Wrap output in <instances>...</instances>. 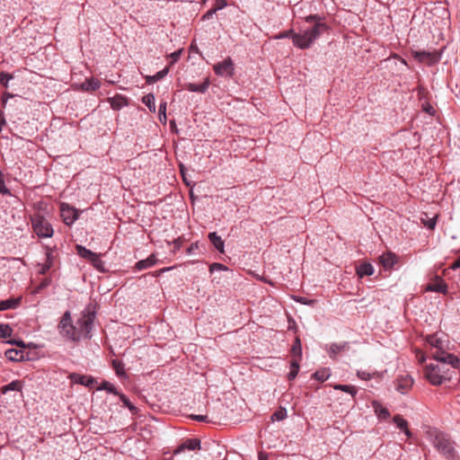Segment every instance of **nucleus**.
Masks as SVG:
<instances>
[{"label":"nucleus","mask_w":460,"mask_h":460,"mask_svg":"<svg viewBox=\"0 0 460 460\" xmlns=\"http://www.w3.org/2000/svg\"><path fill=\"white\" fill-rule=\"evenodd\" d=\"M356 272L359 278L371 276L374 273V268L370 263L365 262L356 268Z\"/></svg>","instance_id":"obj_18"},{"label":"nucleus","mask_w":460,"mask_h":460,"mask_svg":"<svg viewBox=\"0 0 460 460\" xmlns=\"http://www.w3.org/2000/svg\"><path fill=\"white\" fill-rule=\"evenodd\" d=\"M76 251H77L78 255L88 260L89 261L92 260V258L95 254L94 252H93L92 251L86 249L85 247H84L82 245H76Z\"/></svg>","instance_id":"obj_30"},{"label":"nucleus","mask_w":460,"mask_h":460,"mask_svg":"<svg viewBox=\"0 0 460 460\" xmlns=\"http://www.w3.org/2000/svg\"><path fill=\"white\" fill-rule=\"evenodd\" d=\"M451 368H456L449 362L437 361L425 368V377L434 385H439L446 380L451 379Z\"/></svg>","instance_id":"obj_3"},{"label":"nucleus","mask_w":460,"mask_h":460,"mask_svg":"<svg viewBox=\"0 0 460 460\" xmlns=\"http://www.w3.org/2000/svg\"><path fill=\"white\" fill-rule=\"evenodd\" d=\"M13 76L10 74L7 73H1L0 74V82L1 84L6 85L7 82L11 80Z\"/></svg>","instance_id":"obj_45"},{"label":"nucleus","mask_w":460,"mask_h":460,"mask_svg":"<svg viewBox=\"0 0 460 460\" xmlns=\"http://www.w3.org/2000/svg\"><path fill=\"white\" fill-rule=\"evenodd\" d=\"M424 110H425V111H426V112H428V113H429V114H433V112H434V109H433V107H432V106H430V105L426 106V107L424 108Z\"/></svg>","instance_id":"obj_54"},{"label":"nucleus","mask_w":460,"mask_h":460,"mask_svg":"<svg viewBox=\"0 0 460 460\" xmlns=\"http://www.w3.org/2000/svg\"><path fill=\"white\" fill-rule=\"evenodd\" d=\"M17 344H18L19 346H22V347H23V346H24L22 341H20V342H18Z\"/></svg>","instance_id":"obj_59"},{"label":"nucleus","mask_w":460,"mask_h":460,"mask_svg":"<svg viewBox=\"0 0 460 460\" xmlns=\"http://www.w3.org/2000/svg\"><path fill=\"white\" fill-rule=\"evenodd\" d=\"M60 215L64 223L70 226L78 218L79 213L68 204L62 203L60 206Z\"/></svg>","instance_id":"obj_9"},{"label":"nucleus","mask_w":460,"mask_h":460,"mask_svg":"<svg viewBox=\"0 0 460 460\" xmlns=\"http://www.w3.org/2000/svg\"><path fill=\"white\" fill-rule=\"evenodd\" d=\"M144 104L147 106L151 112H155V96L152 93H148L142 98Z\"/></svg>","instance_id":"obj_28"},{"label":"nucleus","mask_w":460,"mask_h":460,"mask_svg":"<svg viewBox=\"0 0 460 460\" xmlns=\"http://www.w3.org/2000/svg\"><path fill=\"white\" fill-rule=\"evenodd\" d=\"M286 418H287V411L285 408H279L271 416L272 420H283Z\"/></svg>","instance_id":"obj_38"},{"label":"nucleus","mask_w":460,"mask_h":460,"mask_svg":"<svg viewBox=\"0 0 460 460\" xmlns=\"http://www.w3.org/2000/svg\"><path fill=\"white\" fill-rule=\"evenodd\" d=\"M394 423L400 429H402L405 435L407 437H411V432L410 431V429H408V422L406 420H404L402 416L400 415H395L394 417Z\"/></svg>","instance_id":"obj_20"},{"label":"nucleus","mask_w":460,"mask_h":460,"mask_svg":"<svg viewBox=\"0 0 460 460\" xmlns=\"http://www.w3.org/2000/svg\"><path fill=\"white\" fill-rule=\"evenodd\" d=\"M334 389L341 390V391H344L346 393H349V394H350L352 395V397H354L356 393H357L356 388L354 386H351V385H334Z\"/></svg>","instance_id":"obj_37"},{"label":"nucleus","mask_w":460,"mask_h":460,"mask_svg":"<svg viewBox=\"0 0 460 460\" xmlns=\"http://www.w3.org/2000/svg\"><path fill=\"white\" fill-rule=\"evenodd\" d=\"M33 231L39 237L48 238L53 235L54 230L50 223L41 215L35 214L31 217Z\"/></svg>","instance_id":"obj_6"},{"label":"nucleus","mask_w":460,"mask_h":460,"mask_svg":"<svg viewBox=\"0 0 460 460\" xmlns=\"http://www.w3.org/2000/svg\"><path fill=\"white\" fill-rule=\"evenodd\" d=\"M346 348H347V343H345V342L342 344H336V343L331 344L329 347L330 357L336 356L340 352L345 350Z\"/></svg>","instance_id":"obj_29"},{"label":"nucleus","mask_w":460,"mask_h":460,"mask_svg":"<svg viewBox=\"0 0 460 460\" xmlns=\"http://www.w3.org/2000/svg\"><path fill=\"white\" fill-rule=\"evenodd\" d=\"M326 30L325 23L317 22L312 27L294 34L293 44L301 49H308Z\"/></svg>","instance_id":"obj_2"},{"label":"nucleus","mask_w":460,"mask_h":460,"mask_svg":"<svg viewBox=\"0 0 460 460\" xmlns=\"http://www.w3.org/2000/svg\"><path fill=\"white\" fill-rule=\"evenodd\" d=\"M156 261H157V260H156L155 255L151 254L146 259L137 261L135 265V268L137 270H143L151 268L152 266H154L156 263Z\"/></svg>","instance_id":"obj_16"},{"label":"nucleus","mask_w":460,"mask_h":460,"mask_svg":"<svg viewBox=\"0 0 460 460\" xmlns=\"http://www.w3.org/2000/svg\"><path fill=\"white\" fill-rule=\"evenodd\" d=\"M298 301L302 302L303 304H306L304 298H300Z\"/></svg>","instance_id":"obj_58"},{"label":"nucleus","mask_w":460,"mask_h":460,"mask_svg":"<svg viewBox=\"0 0 460 460\" xmlns=\"http://www.w3.org/2000/svg\"><path fill=\"white\" fill-rule=\"evenodd\" d=\"M108 101L111 108L117 111L128 105L127 98L120 94H116L114 97L109 98Z\"/></svg>","instance_id":"obj_15"},{"label":"nucleus","mask_w":460,"mask_h":460,"mask_svg":"<svg viewBox=\"0 0 460 460\" xmlns=\"http://www.w3.org/2000/svg\"><path fill=\"white\" fill-rule=\"evenodd\" d=\"M13 94H11V93H5L4 94V96H3V99H2L3 105L4 106V105H5V103H6V102H7V99H8V98H11V97H13Z\"/></svg>","instance_id":"obj_52"},{"label":"nucleus","mask_w":460,"mask_h":460,"mask_svg":"<svg viewBox=\"0 0 460 460\" xmlns=\"http://www.w3.org/2000/svg\"><path fill=\"white\" fill-rule=\"evenodd\" d=\"M166 102H163L160 103V106H159V119L160 121L162 122H164L166 121Z\"/></svg>","instance_id":"obj_40"},{"label":"nucleus","mask_w":460,"mask_h":460,"mask_svg":"<svg viewBox=\"0 0 460 460\" xmlns=\"http://www.w3.org/2000/svg\"><path fill=\"white\" fill-rule=\"evenodd\" d=\"M12 328L7 324L0 325V338H7L12 335Z\"/></svg>","instance_id":"obj_39"},{"label":"nucleus","mask_w":460,"mask_h":460,"mask_svg":"<svg viewBox=\"0 0 460 460\" xmlns=\"http://www.w3.org/2000/svg\"><path fill=\"white\" fill-rule=\"evenodd\" d=\"M72 381L81 384L85 386H91L94 383V379L92 376H81V375H73L71 376Z\"/></svg>","instance_id":"obj_23"},{"label":"nucleus","mask_w":460,"mask_h":460,"mask_svg":"<svg viewBox=\"0 0 460 460\" xmlns=\"http://www.w3.org/2000/svg\"><path fill=\"white\" fill-rule=\"evenodd\" d=\"M21 302V297L10 298L0 302V311L15 308Z\"/></svg>","instance_id":"obj_24"},{"label":"nucleus","mask_w":460,"mask_h":460,"mask_svg":"<svg viewBox=\"0 0 460 460\" xmlns=\"http://www.w3.org/2000/svg\"><path fill=\"white\" fill-rule=\"evenodd\" d=\"M191 419L198 420V421H208V416L207 415H191Z\"/></svg>","instance_id":"obj_49"},{"label":"nucleus","mask_w":460,"mask_h":460,"mask_svg":"<svg viewBox=\"0 0 460 460\" xmlns=\"http://www.w3.org/2000/svg\"><path fill=\"white\" fill-rule=\"evenodd\" d=\"M111 365L119 376H122L125 375L124 364L120 360L113 359L111 361Z\"/></svg>","instance_id":"obj_34"},{"label":"nucleus","mask_w":460,"mask_h":460,"mask_svg":"<svg viewBox=\"0 0 460 460\" xmlns=\"http://www.w3.org/2000/svg\"><path fill=\"white\" fill-rule=\"evenodd\" d=\"M58 329L61 333L68 337L73 341H78L76 332V327L72 323L71 314L69 312H66L58 324Z\"/></svg>","instance_id":"obj_7"},{"label":"nucleus","mask_w":460,"mask_h":460,"mask_svg":"<svg viewBox=\"0 0 460 460\" xmlns=\"http://www.w3.org/2000/svg\"><path fill=\"white\" fill-rule=\"evenodd\" d=\"M425 289L427 291L446 294L447 292V285L446 284L442 278L437 276L435 278L434 282L428 284Z\"/></svg>","instance_id":"obj_11"},{"label":"nucleus","mask_w":460,"mask_h":460,"mask_svg":"<svg viewBox=\"0 0 460 460\" xmlns=\"http://www.w3.org/2000/svg\"><path fill=\"white\" fill-rule=\"evenodd\" d=\"M209 79L206 78L203 84H196L193 83H189L186 84V89L190 92H198V93H205L209 86Z\"/></svg>","instance_id":"obj_17"},{"label":"nucleus","mask_w":460,"mask_h":460,"mask_svg":"<svg viewBox=\"0 0 460 460\" xmlns=\"http://www.w3.org/2000/svg\"><path fill=\"white\" fill-rule=\"evenodd\" d=\"M259 460H268V456L262 452L259 453Z\"/></svg>","instance_id":"obj_55"},{"label":"nucleus","mask_w":460,"mask_h":460,"mask_svg":"<svg viewBox=\"0 0 460 460\" xmlns=\"http://www.w3.org/2000/svg\"><path fill=\"white\" fill-rule=\"evenodd\" d=\"M5 357L12 361H22L25 358V353L22 350L12 349L5 351Z\"/></svg>","instance_id":"obj_19"},{"label":"nucleus","mask_w":460,"mask_h":460,"mask_svg":"<svg viewBox=\"0 0 460 460\" xmlns=\"http://www.w3.org/2000/svg\"><path fill=\"white\" fill-rule=\"evenodd\" d=\"M317 19L316 15H309L305 18L306 22H312Z\"/></svg>","instance_id":"obj_53"},{"label":"nucleus","mask_w":460,"mask_h":460,"mask_svg":"<svg viewBox=\"0 0 460 460\" xmlns=\"http://www.w3.org/2000/svg\"><path fill=\"white\" fill-rule=\"evenodd\" d=\"M429 438L431 440L434 447L447 459H454L456 451L454 443L449 437L437 429H429L427 432Z\"/></svg>","instance_id":"obj_4"},{"label":"nucleus","mask_w":460,"mask_h":460,"mask_svg":"<svg viewBox=\"0 0 460 460\" xmlns=\"http://www.w3.org/2000/svg\"><path fill=\"white\" fill-rule=\"evenodd\" d=\"M181 53H182V49H179L177 51H174L173 53H172L169 56V58H171V65H172L173 63H175L179 60V58L181 56Z\"/></svg>","instance_id":"obj_43"},{"label":"nucleus","mask_w":460,"mask_h":460,"mask_svg":"<svg viewBox=\"0 0 460 460\" xmlns=\"http://www.w3.org/2000/svg\"><path fill=\"white\" fill-rule=\"evenodd\" d=\"M226 268L223 265V264H220V263H213L210 265V271H214L215 270H226Z\"/></svg>","instance_id":"obj_48"},{"label":"nucleus","mask_w":460,"mask_h":460,"mask_svg":"<svg viewBox=\"0 0 460 460\" xmlns=\"http://www.w3.org/2000/svg\"><path fill=\"white\" fill-rule=\"evenodd\" d=\"M215 12H213V9L208 11L205 15H204V18H209L212 16V14L214 13Z\"/></svg>","instance_id":"obj_57"},{"label":"nucleus","mask_w":460,"mask_h":460,"mask_svg":"<svg viewBox=\"0 0 460 460\" xmlns=\"http://www.w3.org/2000/svg\"><path fill=\"white\" fill-rule=\"evenodd\" d=\"M120 399L121 401L123 402V403L128 407L131 411L135 409V407L130 403V402L128 401V399L124 395V394H120Z\"/></svg>","instance_id":"obj_47"},{"label":"nucleus","mask_w":460,"mask_h":460,"mask_svg":"<svg viewBox=\"0 0 460 460\" xmlns=\"http://www.w3.org/2000/svg\"><path fill=\"white\" fill-rule=\"evenodd\" d=\"M421 222L429 229H434L437 224L436 217L432 218H423L421 217Z\"/></svg>","instance_id":"obj_41"},{"label":"nucleus","mask_w":460,"mask_h":460,"mask_svg":"<svg viewBox=\"0 0 460 460\" xmlns=\"http://www.w3.org/2000/svg\"><path fill=\"white\" fill-rule=\"evenodd\" d=\"M313 376L318 380V381H321V382H323L325 380H327L330 376V373H329V370L328 369H323V370H320V371H316Z\"/></svg>","instance_id":"obj_36"},{"label":"nucleus","mask_w":460,"mask_h":460,"mask_svg":"<svg viewBox=\"0 0 460 460\" xmlns=\"http://www.w3.org/2000/svg\"><path fill=\"white\" fill-rule=\"evenodd\" d=\"M102 388L107 390L110 393L117 394L115 387L109 382H103L102 385Z\"/></svg>","instance_id":"obj_46"},{"label":"nucleus","mask_w":460,"mask_h":460,"mask_svg":"<svg viewBox=\"0 0 460 460\" xmlns=\"http://www.w3.org/2000/svg\"><path fill=\"white\" fill-rule=\"evenodd\" d=\"M208 239L218 252H224V241L217 233H209Z\"/></svg>","instance_id":"obj_22"},{"label":"nucleus","mask_w":460,"mask_h":460,"mask_svg":"<svg viewBox=\"0 0 460 460\" xmlns=\"http://www.w3.org/2000/svg\"><path fill=\"white\" fill-rule=\"evenodd\" d=\"M0 192L3 194L9 193V190L6 189L4 183L2 180H0Z\"/></svg>","instance_id":"obj_50"},{"label":"nucleus","mask_w":460,"mask_h":460,"mask_svg":"<svg viewBox=\"0 0 460 460\" xmlns=\"http://www.w3.org/2000/svg\"><path fill=\"white\" fill-rule=\"evenodd\" d=\"M101 86V83L99 80H96L94 78H89V79H86L82 84H81V88L84 90V91H86V92H92V91H95L97 89H99Z\"/></svg>","instance_id":"obj_21"},{"label":"nucleus","mask_w":460,"mask_h":460,"mask_svg":"<svg viewBox=\"0 0 460 460\" xmlns=\"http://www.w3.org/2000/svg\"><path fill=\"white\" fill-rule=\"evenodd\" d=\"M22 387V382L19 380H14L6 385H4L1 388V392L2 394H6L9 391H21Z\"/></svg>","instance_id":"obj_27"},{"label":"nucleus","mask_w":460,"mask_h":460,"mask_svg":"<svg viewBox=\"0 0 460 460\" xmlns=\"http://www.w3.org/2000/svg\"><path fill=\"white\" fill-rule=\"evenodd\" d=\"M169 72V66L164 68L162 71H159L157 72L155 75L153 76H148L146 81L147 83L149 84H152V83H155L156 81H159L161 80L162 78H164Z\"/></svg>","instance_id":"obj_31"},{"label":"nucleus","mask_w":460,"mask_h":460,"mask_svg":"<svg viewBox=\"0 0 460 460\" xmlns=\"http://www.w3.org/2000/svg\"><path fill=\"white\" fill-rule=\"evenodd\" d=\"M49 281L48 279H45L40 286V288H46L49 285Z\"/></svg>","instance_id":"obj_56"},{"label":"nucleus","mask_w":460,"mask_h":460,"mask_svg":"<svg viewBox=\"0 0 460 460\" xmlns=\"http://www.w3.org/2000/svg\"><path fill=\"white\" fill-rule=\"evenodd\" d=\"M199 447H200L199 439H198V438L188 439L187 441L182 443L181 446H179L175 449L174 455L179 454V453L184 451L185 449L196 450V449H199Z\"/></svg>","instance_id":"obj_13"},{"label":"nucleus","mask_w":460,"mask_h":460,"mask_svg":"<svg viewBox=\"0 0 460 460\" xmlns=\"http://www.w3.org/2000/svg\"><path fill=\"white\" fill-rule=\"evenodd\" d=\"M95 318L94 312L90 311L89 308L85 310L83 314L82 317L78 319L76 325V334L78 336V340L81 338H89L90 332L93 327V323Z\"/></svg>","instance_id":"obj_5"},{"label":"nucleus","mask_w":460,"mask_h":460,"mask_svg":"<svg viewBox=\"0 0 460 460\" xmlns=\"http://www.w3.org/2000/svg\"><path fill=\"white\" fill-rule=\"evenodd\" d=\"M291 353L292 358H296L299 362L302 357V345L298 338H296L294 344L292 345Z\"/></svg>","instance_id":"obj_25"},{"label":"nucleus","mask_w":460,"mask_h":460,"mask_svg":"<svg viewBox=\"0 0 460 460\" xmlns=\"http://www.w3.org/2000/svg\"><path fill=\"white\" fill-rule=\"evenodd\" d=\"M426 342L430 357L436 361L449 362L454 367H460V359L447 351V341L437 334H430L426 337Z\"/></svg>","instance_id":"obj_1"},{"label":"nucleus","mask_w":460,"mask_h":460,"mask_svg":"<svg viewBox=\"0 0 460 460\" xmlns=\"http://www.w3.org/2000/svg\"><path fill=\"white\" fill-rule=\"evenodd\" d=\"M413 380L409 376H399L396 379V390L401 394H406L412 386Z\"/></svg>","instance_id":"obj_12"},{"label":"nucleus","mask_w":460,"mask_h":460,"mask_svg":"<svg viewBox=\"0 0 460 460\" xmlns=\"http://www.w3.org/2000/svg\"><path fill=\"white\" fill-rule=\"evenodd\" d=\"M53 264V256L50 252L47 253V260L45 263L41 266V269L40 270V274H46L47 271L52 267Z\"/></svg>","instance_id":"obj_35"},{"label":"nucleus","mask_w":460,"mask_h":460,"mask_svg":"<svg viewBox=\"0 0 460 460\" xmlns=\"http://www.w3.org/2000/svg\"><path fill=\"white\" fill-rule=\"evenodd\" d=\"M294 34H296L294 32V31L289 30L284 32L279 33L278 36H276L277 39H283V38H289L291 37L293 39Z\"/></svg>","instance_id":"obj_44"},{"label":"nucleus","mask_w":460,"mask_h":460,"mask_svg":"<svg viewBox=\"0 0 460 460\" xmlns=\"http://www.w3.org/2000/svg\"><path fill=\"white\" fill-rule=\"evenodd\" d=\"M227 4L226 0H215L213 12H217V10H221L226 7Z\"/></svg>","instance_id":"obj_42"},{"label":"nucleus","mask_w":460,"mask_h":460,"mask_svg":"<svg viewBox=\"0 0 460 460\" xmlns=\"http://www.w3.org/2000/svg\"><path fill=\"white\" fill-rule=\"evenodd\" d=\"M460 268V256L455 261V262L450 266V269L456 270Z\"/></svg>","instance_id":"obj_51"},{"label":"nucleus","mask_w":460,"mask_h":460,"mask_svg":"<svg viewBox=\"0 0 460 460\" xmlns=\"http://www.w3.org/2000/svg\"><path fill=\"white\" fill-rule=\"evenodd\" d=\"M214 71L217 75H234V64L230 58L225 59L221 63L214 66Z\"/></svg>","instance_id":"obj_10"},{"label":"nucleus","mask_w":460,"mask_h":460,"mask_svg":"<svg viewBox=\"0 0 460 460\" xmlns=\"http://www.w3.org/2000/svg\"><path fill=\"white\" fill-rule=\"evenodd\" d=\"M290 364H291V370L288 373V379L289 380H293L297 376V373H298V370H299L298 359L292 358Z\"/></svg>","instance_id":"obj_32"},{"label":"nucleus","mask_w":460,"mask_h":460,"mask_svg":"<svg viewBox=\"0 0 460 460\" xmlns=\"http://www.w3.org/2000/svg\"><path fill=\"white\" fill-rule=\"evenodd\" d=\"M165 270H166V269H163L162 270H160V272H162V271H165ZM158 273H159V271L157 272V274H158Z\"/></svg>","instance_id":"obj_60"},{"label":"nucleus","mask_w":460,"mask_h":460,"mask_svg":"<svg viewBox=\"0 0 460 460\" xmlns=\"http://www.w3.org/2000/svg\"><path fill=\"white\" fill-rule=\"evenodd\" d=\"M379 261L385 270H389L397 262V256L389 252L382 254L379 257Z\"/></svg>","instance_id":"obj_14"},{"label":"nucleus","mask_w":460,"mask_h":460,"mask_svg":"<svg viewBox=\"0 0 460 460\" xmlns=\"http://www.w3.org/2000/svg\"><path fill=\"white\" fill-rule=\"evenodd\" d=\"M412 57L420 63L432 65L439 61L440 56L436 52L412 51Z\"/></svg>","instance_id":"obj_8"},{"label":"nucleus","mask_w":460,"mask_h":460,"mask_svg":"<svg viewBox=\"0 0 460 460\" xmlns=\"http://www.w3.org/2000/svg\"><path fill=\"white\" fill-rule=\"evenodd\" d=\"M373 408L378 418L386 419L390 415L388 410L377 402H373Z\"/></svg>","instance_id":"obj_26"},{"label":"nucleus","mask_w":460,"mask_h":460,"mask_svg":"<svg viewBox=\"0 0 460 460\" xmlns=\"http://www.w3.org/2000/svg\"><path fill=\"white\" fill-rule=\"evenodd\" d=\"M90 262L93 264V266L97 269L100 271H105L104 270V263L101 260L100 255L95 253L94 256L92 258Z\"/></svg>","instance_id":"obj_33"}]
</instances>
